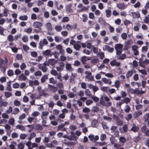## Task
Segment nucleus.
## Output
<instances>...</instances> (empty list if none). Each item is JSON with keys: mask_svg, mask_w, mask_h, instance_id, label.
<instances>
[{"mask_svg": "<svg viewBox=\"0 0 149 149\" xmlns=\"http://www.w3.org/2000/svg\"><path fill=\"white\" fill-rule=\"evenodd\" d=\"M71 134L69 136V139L70 140H74L75 139V136L73 132H71Z\"/></svg>", "mask_w": 149, "mask_h": 149, "instance_id": "obj_59", "label": "nucleus"}, {"mask_svg": "<svg viewBox=\"0 0 149 149\" xmlns=\"http://www.w3.org/2000/svg\"><path fill=\"white\" fill-rule=\"evenodd\" d=\"M47 64L45 63H44L42 65L39 64L38 65V68L41 70L43 72H46L47 70V68L46 66Z\"/></svg>", "mask_w": 149, "mask_h": 149, "instance_id": "obj_7", "label": "nucleus"}, {"mask_svg": "<svg viewBox=\"0 0 149 149\" xmlns=\"http://www.w3.org/2000/svg\"><path fill=\"white\" fill-rule=\"evenodd\" d=\"M91 111L92 112H97L99 111V108L96 106H93L91 107Z\"/></svg>", "mask_w": 149, "mask_h": 149, "instance_id": "obj_39", "label": "nucleus"}, {"mask_svg": "<svg viewBox=\"0 0 149 149\" xmlns=\"http://www.w3.org/2000/svg\"><path fill=\"white\" fill-rule=\"evenodd\" d=\"M103 117L104 120H107L108 122H111L112 120V118L108 116H104Z\"/></svg>", "mask_w": 149, "mask_h": 149, "instance_id": "obj_51", "label": "nucleus"}, {"mask_svg": "<svg viewBox=\"0 0 149 149\" xmlns=\"http://www.w3.org/2000/svg\"><path fill=\"white\" fill-rule=\"evenodd\" d=\"M48 42L46 39H43L42 40H41L39 43L38 48L40 49H42L44 45H47Z\"/></svg>", "mask_w": 149, "mask_h": 149, "instance_id": "obj_5", "label": "nucleus"}, {"mask_svg": "<svg viewBox=\"0 0 149 149\" xmlns=\"http://www.w3.org/2000/svg\"><path fill=\"white\" fill-rule=\"evenodd\" d=\"M8 123L12 125H14L15 123V119L13 118L10 119L8 120Z\"/></svg>", "mask_w": 149, "mask_h": 149, "instance_id": "obj_55", "label": "nucleus"}, {"mask_svg": "<svg viewBox=\"0 0 149 149\" xmlns=\"http://www.w3.org/2000/svg\"><path fill=\"white\" fill-rule=\"evenodd\" d=\"M132 126V128L130 130V131H133V132H137L139 128L137 126H136L134 123L131 124Z\"/></svg>", "mask_w": 149, "mask_h": 149, "instance_id": "obj_20", "label": "nucleus"}, {"mask_svg": "<svg viewBox=\"0 0 149 149\" xmlns=\"http://www.w3.org/2000/svg\"><path fill=\"white\" fill-rule=\"evenodd\" d=\"M47 79L48 76L47 75H45L41 77V81L42 82L44 83Z\"/></svg>", "mask_w": 149, "mask_h": 149, "instance_id": "obj_61", "label": "nucleus"}, {"mask_svg": "<svg viewBox=\"0 0 149 149\" xmlns=\"http://www.w3.org/2000/svg\"><path fill=\"white\" fill-rule=\"evenodd\" d=\"M51 53V51L50 50L47 49L42 52V54L45 56H49L50 55Z\"/></svg>", "mask_w": 149, "mask_h": 149, "instance_id": "obj_48", "label": "nucleus"}, {"mask_svg": "<svg viewBox=\"0 0 149 149\" xmlns=\"http://www.w3.org/2000/svg\"><path fill=\"white\" fill-rule=\"evenodd\" d=\"M111 132L112 133H114V135L116 136L118 134L119 132L117 130V127L116 126H112L111 128Z\"/></svg>", "mask_w": 149, "mask_h": 149, "instance_id": "obj_11", "label": "nucleus"}, {"mask_svg": "<svg viewBox=\"0 0 149 149\" xmlns=\"http://www.w3.org/2000/svg\"><path fill=\"white\" fill-rule=\"evenodd\" d=\"M32 31V28H31L29 27L25 29L24 30V31L28 33H31Z\"/></svg>", "mask_w": 149, "mask_h": 149, "instance_id": "obj_47", "label": "nucleus"}, {"mask_svg": "<svg viewBox=\"0 0 149 149\" xmlns=\"http://www.w3.org/2000/svg\"><path fill=\"white\" fill-rule=\"evenodd\" d=\"M121 37L123 40H126L127 37V34L125 33H123L121 34Z\"/></svg>", "mask_w": 149, "mask_h": 149, "instance_id": "obj_57", "label": "nucleus"}, {"mask_svg": "<svg viewBox=\"0 0 149 149\" xmlns=\"http://www.w3.org/2000/svg\"><path fill=\"white\" fill-rule=\"evenodd\" d=\"M110 63L111 65L112 66H119L120 65V63L117 62L115 60H113L111 61Z\"/></svg>", "mask_w": 149, "mask_h": 149, "instance_id": "obj_21", "label": "nucleus"}, {"mask_svg": "<svg viewBox=\"0 0 149 149\" xmlns=\"http://www.w3.org/2000/svg\"><path fill=\"white\" fill-rule=\"evenodd\" d=\"M49 114V112L48 111H43L41 113V118L42 119H46Z\"/></svg>", "mask_w": 149, "mask_h": 149, "instance_id": "obj_15", "label": "nucleus"}, {"mask_svg": "<svg viewBox=\"0 0 149 149\" xmlns=\"http://www.w3.org/2000/svg\"><path fill=\"white\" fill-rule=\"evenodd\" d=\"M141 131L146 136H149V129L146 126H144L142 127Z\"/></svg>", "mask_w": 149, "mask_h": 149, "instance_id": "obj_9", "label": "nucleus"}, {"mask_svg": "<svg viewBox=\"0 0 149 149\" xmlns=\"http://www.w3.org/2000/svg\"><path fill=\"white\" fill-rule=\"evenodd\" d=\"M120 81L118 80H116L114 82V85L115 87L118 89L120 86Z\"/></svg>", "mask_w": 149, "mask_h": 149, "instance_id": "obj_41", "label": "nucleus"}, {"mask_svg": "<svg viewBox=\"0 0 149 149\" xmlns=\"http://www.w3.org/2000/svg\"><path fill=\"white\" fill-rule=\"evenodd\" d=\"M20 81H25L27 79V77L23 74H22L18 77Z\"/></svg>", "mask_w": 149, "mask_h": 149, "instance_id": "obj_34", "label": "nucleus"}, {"mask_svg": "<svg viewBox=\"0 0 149 149\" xmlns=\"http://www.w3.org/2000/svg\"><path fill=\"white\" fill-rule=\"evenodd\" d=\"M8 105V103L7 101L3 100L2 99L0 100V107H6Z\"/></svg>", "mask_w": 149, "mask_h": 149, "instance_id": "obj_22", "label": "nucleus"}, {"mask_svg": "<svg viewBox=\"0 0 149 149\" xmlns=\"http://www.w3.org/2000/svg\"><path fill=\"white\" fill-rule=\"evenodd\" d=\"M148 50V46H144L142 47L141 49V51L143 52H146Z\"/></svg>", "mask_w": 149, "mask_h": 149, "instance_id": "obj_58", "label": "nucleus"}, {"mask_svg": "<svg viewBox=\"0 0 149 149\" xmlns=\"http://www.w3.org/2000/svg\"><path fill=\"white\" fill-rule=\"evenodd\" d=\"M102 81L105 84L111 85L112 83V81L110 79H107L105 78L102 79Z\"/></svg>", "mask_w": 149, "mask_h": 149, "instance_id": "obj_24", "label": "nucleus"}, {"mask_svg": "<svg viewBox=\"0 0 149 149\" xmlns=\"http://www.w3.org/2000/svg\"><path fill=\"white\" fill-rule=\"evenodd\" d=\"M131 48L134 55L136 56L139 55L138 47L137 45H134L132 46Z\"/></svg>", "mask_w": 149, "mask_h": 149, "instance_id": "obj_6", "label": "nucleus"}, {"mask_svg": "<svg viewBox=\"0 0 149 149\" xmlns=\"http://www.w3.org/2000/svg\"><path fill=\"white\" fill-rule=\"evenodd\" d=\"M45 27L47 30L49 31L52 30V27L51 24L50 22H47L45 25Z\"/></svg>", "mask_w": 149, "mask_h": 149, "instance_id": "obj_27", "label": "nucleus"}, {"mask_svg": "<svg viewBox=\"0 0 149 149\" xmlns=\"http://www.w3.org/2000/svg\"><path fill=\"white\" fill-rule=\"evenodd\" d=\"M26 116V115L24 113H23L20 116L19 118V120L18 121V123L20 124L22 123V120L24 119Z\"/></svg>", "mask_w": 149, "mask_h": 149, "instance_id": "obj_30", "label": "nucleus"}, {"mask_svg": "<svg viewBox=\"0 0 149 149\" xmlns=\"http://www.w3.org/2000/svg\"><path fill=\"white\" fill-rule=\"evenodd\" d=\"M135 93L138 94H142L145 93L144 91H143L141 90H140L138 88H136L134 91Z\"/></svg>", "mask_w": 149, "mask_h": 149, "instance_id": "obj_28", "label": "nucleus"}, {"mask_svg": "<svg viewBox=\"0 0 149 149\" xmlns=\"http://www.w3.org/2000/svg\"><path fill=\"white\" fill-rule=\"evenodd\" d=\"M117 7L120 9H124L125 7L126 6L123 3H119L117 4Z\"/></svg>", "mask_w": 149, "mask_h": 149, "instance_id": "obj_32", "label": "nucleus"}, {"mask_svg": "<svg viewBox=\"0 0 149 149\" xmlns=\"http://www.w3.org/2000/svg\"><path fill=\"white\" fill-rule=\"evenodd\" d=\"M88 138L91 141L93 142L97 141L99 139V137L97 135L94 136L93 135H90L88 136Z\"/></svg>", "mask_w": 149, "mask_h": 149, "instance_id": "obj_18", "label": "nucleus"}, {"mask_svg": "<svg viewBox=\"0 0 149 149\" xmlns=\"http://www.w3.org/2000/svg\"><path fill=\"white\" fill-rule=\"evenodd\" d=\"M35 128L36 130H41L43 129V127L42 125L38 124L35 126Z\"/></svg>", "mask_w": 149, "mask_h": 149, "instance_id": "obj_46", "label": "nucleus"}, {"mask_svg": "<svg viewBox=\"0 0 149 149\" xmlns=\"http://www.w3.org/2000/svg\"><path fill=\"white\" fill-rule=\"evenodd\" d=\"M72 4L71 3L68 4L66 6V11L68 13H72V10L71 8Z\"/></svg>", "mask_w": 149, "mask_h": 149, "instance_id": "obj_29", "label": "nucleus"}, {"mask_svg": "<svg viewBox=\"0 0 149 149\" xmlns=\"http://www.w3.org/2000/svg\"><path fill=\"white\" fill-rule=\"evenodd\" d=\"M122 127L120 128V131L121 132H126L128 130L127 125L126 124H125L123 127V130H122Z\"/></svg>", "mask_w": 149, "mask_h": 149, "instance_id": "obj_26", "label": "nucleus"}, {"mask_svg": "<svg viewBox=\"0 0 149 149\" xmlns=\"http://www.w3.org/2000/svg\"><path fill=\"white\" fill-rule=\"evenodd\" d=\"M134 73L135 72V71H134V70H128L126 73V77L127 79H128L129 78L131 77Z\"/></svg>", "mask_w": 149, "mask_h": 149, "instance_id": "obj_16", "label": "nucleus"}, {"mask_svg": "<svg viewBox=\"0 0 149 149\" xmlns=\"http://www.w3.org/2000/svg\"><path fill=\"white\" fill-rule=\"evenodd\" d=\"M85 74L86 75L85 78L86 79L91 81L93 80V77L92 76L91 73L90 71H86L85 72Z\"/></svg>", "mask_w": 149, "mask_h": 149, "instance_id": "obj_8", "label": "nucleus"}, {"mask_svg": "<svg viewBox=\"0 0 149 149\" xmlns=\"http://www.w3.org/2000/svg\"><path fill=\"white\" fill-rule=\"evenodd\" d=\"M123 47V45L121 44H117L115 45V48L117 55H120L121 54Z\"/></svg>", "mask_w": 149, "mask_h": 149, "instance_id": "obj_4", "label": "nucleus"}, {"mask_svg": "<svg viewBox=\"0 0 149 149\" xmlns=\"http://www.w3.org/2000/svg\"><path fill=\"white\" fill-rule=\"evenodd\" d=\"M53 98L54 100L57 101L59 99V96L58 94H55L53 96Z\"/></svg>", "mask_w": 149, "mask_h": 149, "instance_id": "obj_64", "label": "nucleus"}, {"mask_svg": "<svg viewBox=\"0 0 149 149\" xmlns=\"http://www.w3.org/2000/svg\"><path fill=\"white\" fill-rule=\"evenodd\" d=\"M47 63L48 65H54L57 63V61L54 59H50L48 61Z\"/></svg>", "mask_w": 149, "mask_h": 149, "instance_id": "obj_25", "label": "nucleus"}, {"mask_svg": "<svg viewBox=\"0 0 149 149\" xmlns=\"http://www.w3.org/2000/svg\"><path fill=\"white\" fill-rule=\"evenodd\" d=\"M29 85L31 86H38L39 84V82L37 80L29 81Z\"/></svg>", "mask_w": 149, "mask_h": 149, "instance_id": "obj_12", "label": "nucleus"}, {"mask_svg": "<svg viewBox=\"0 0 149 149\" xmlns=\"http://www.w3.org/2000/svg\"><path fill=\"white\" fill-rule=\"evenodd\" d=\"M22 39L24 42H27L28 41V36L26 35L22 37Z\"/></svg>", "mask_w": 149, "mask_h": 149, "instance_id": "obj_62", "label": "nucleus"}, {"mask_svg": "<svg viewBox=\"0 0 149 149\" xmlns=\"http://www.w3.org/2000/svg\"><path fill=\"white\" fill-rule=\"evenodd\" d=\"M48 87L50 91L53 92H56L58 90L57 87L54 86L52 85L48 84Z\"/></svg>", "mask_w": 149, "mask_h": 149, "instance_id": "obj_19", "label": "nucleus"}, {"mask_svg": "<svg viewBox=\"0 0 149 149\" xmlns=\"http://www.w3.org/2000/svg\"><path fill=\"white\" fill-rule=\"evenodd\" d=\"M7 39L8 41L10 42H13L14 40L13 36L11 34L8 36Z\"/></svg>", "mask_w": 149, "mask_h": 149, "instance_id": "obj_53", "label": "nucleus"}, {"mask_svg": "<svg viewBox=\"0 0 149 149\" xmlns=\"http://www.w3.org/2000/svg\"><path fill=\"white\" fill-rule=\"evenodd\" d=\"M56 49L59 51L60 53L62 54H64L65 53V51L63 49L62 46L60 45H58L56 46Z\"/></svg>", "mask_w": 149, "mask_h": 149, "instance_id": "obj_17", "label": "nucleus"}, {"mask_svg": "<svg viewBox=\"0 0 149 149\" xmlns=\"http://www.w3.org/2000/svg\"><path fill=\"white\" fill-rule=\"evenodd\" d=\"M119 140L120 142L122 143H124L126 141V139L123 136H121L119 138Z\"/></svg>", "mask_w": 149, "mask_h": 149, "instance_id": "obj_60", "label": "nucleus"}, {"mask_svg": "<svg viewBox=\"0 0 149 149\" xmlns=\"http://www.w3.org/2000/svg\"><path fill=\"white\" fill-rule=\"evenodd\" d=\"M66 69L69 71H72L73 69L72 68L71 64H66Z\"/></svg>", "mask_w": 149, "mask_h": 149, "instance_id": "obj_45", "label": "nucleus"}, {"mask_svg": "<svg viewBox=\"0 0 149 149\" xmlns=\"http://www.w3.org/2000/svg\"><path fill=\"white\" fill-rule=\"evenodd\" d=\"M106 13V16L107 17H109L111 16V11L109 9L106 10H105Z\"/></svg>", "mask_w": 149, "mask_h": 149, "instance_id": "obj_49", "label": "nucleus"}, {"mask_svg": "<svg viewBox=\"0 0 149 149\" xmlns=\"http://www.w3.org/2000/svg\"><path fill=\"white\" fill-rule=\"evenodd\" d=\"M142 114V112L141 111H138L135 112L133 114L134 117V118H136L141 115Z\"/></svg>", "mask_w": 149, "mask_h": 149, "instance_id": "obj_36", "label": "nucleus"}, {"mask_svg": "<svg viewBox=\"0 0 149 149\" xmlns=\"http://www.w3.org/2000/svg\"><path fill=\"white\" fill-rule=\"evenodd\" d=\"M4 96L6 98H8L12 95V93L9 91H6L4 92Z\"/></svg>", "mask_w": 149, "mask_h": 149, "instance_id": "obj_37", "label": "nucleus"}, {"mask_svg": "<svg viewBox=\"0 0 149 149\" xmlns=\"http://www.w3.org/2000/svg\"><path fill=\"white\" fill-rule=\"evenodd\" d=\"M80 60L83 64H85L87 61L86 57L85 56L81 57L80 58Z\"/></svg>", "mask_w": 149, "mask_h": 149, "instance_id": "obj_54", "label": "nucleus"}, {"mask_svg": "<svg viewBox=\"0 0 149 149\" xmlns=\"http://www.w3.org/2000/svg\"><path fill=\"white\" fill-rule=\"evenodd\" d=\"M28 17L26 15L20 16L19 17V19L21 20H26L28 19Z\"/></svg>", "mask_w": 149, "mask_h": 149, "instance_id": "obj_50", "label": "nucleus"}, {"mask_svg": "<svg viewBox=\"0 0 149 149\" xmlns=\"http://www.w3.org/2000/svg\"><path fill=\"white\" fill-rule=\"evenodd\" d=\"M99 61V59L97 58H94L91 60V63H98Z\"/></svg>", "mask_w": 149, "mask_h": 149, "instance_id": "obj_52", "label": "nucleus"}, {"mask_svg": "<svg viewBox=\"0 0 149 149\" xmlns=\"http://www.w3.org/2000/svg\"><path fill=\"white\" fill-rule=\"evenodd\" d=\"M104 100L107 102H108L106 104V106H110L112 104L111 102H109L110 100L109 97L107 96H105L104 97Z\"/></svg>", "mask_w": 149, "mask_h": 149, "instance_id": "obj_31", "label": "nucleus"}, {"mask_svg": "<svg viewBox=\"0 0 149 149\" xmlns=\"http://www.w3.org/2000/svg\"><path fill=\"white\" fill-rule=\"evenodd\" d=\"M36 136V134L34 132H32L30 134V136L28 138V140L30 141L32 139L34 138Z\"/></svg>", "mask_w": 149, "mask_h": 149, "instance_id": "obj_43", "label": "nucleus"}, {"mask_svg": "<svg viewBox=\"0 0 149 149\" xmlns=\"http://www.w3.org/2000/svg\"><path fill=\"white\" fill-rule=\"evenodd\" d=\"M78 42H77V43L73 46L74 48L77 50H79L81 48V45L78 43Z\"/></svg>", "mask_w": 149, "mask_h": 149, "instance_id": "obj_42", "label": "nucleus"}, {"mask_svg": "<svg viewBox=\"0 0 149 149\" xmlns=\"http://www.w3.org/2000/svg\"><path fill=\"white\" fill-rule=\"evenodd\" d=\"M37 91L38 94L41 96H43L45 97H48L49 96V94L47 93L45 91L42 89V87L40 86H38L37 87Z\"/></svg>", "mask_w": 149, "mask_h": 149, "instance_id": "obj_3", "label": "nucleus"}, {"mask_svg": "<svg viewBox=\"0 0 149 149\" xmlns=\"http://www.w3.org/2000/svg\"><path fill=\"white\" fill-rule=\"evenodd\" d=\"M17 145L15 141H12L9 145V147L11 149H15Z\"/></svg>", "mask_w": 149, "mask_h": 149, "instance_id": "obj_35", "label": "nucleus"}, {"mask_svg": "<svg viewBox=\"0 0 149 149\" xmlns=\"http://www.w3.org/2000/svg\"><path fill=\"white\" fill-rule=\"evenodd\" d=\"M133 79L134 81H137L139 79V75L137 74H135L133 76Z\"/></svg>", "mask_w": 149, "mask_h": 149, "instance_id": "obj_63", "label": "nucleus"}, {"mask_svg": "<svg viewBox=\"0 0 149 149\" xmlns=\"http://www.w3.org/2000/svg\"><path fill=\"white\" fill-rule=\"evenodd\" d=\"M135 24V25L134 27V30L135 31H138L140 27V24L138 23H136Z\"/></svg>", "mask_w": 149, "mask_h": 149, "instance_id": "obj_38", "label": "nucleus"}, {"mask_svg": "<svg viewBox=\"0 0 149 149\" xmlns=\"http://www.w3.org/2000/svg\"><path fill=\"white\" fill-rule=\"evenodd\" d=\"M90 109L87 107H84L82 109V111L84 113H88L90 112Z\"/></svg>", "mask_w": 149, "mask_h": 149, "instance_id": "obj_56", "label": "nucleus"}, {"mask_svg": "<svg viewBox=\"0 0 149 149\" xmlns=\"http://www.w3.org/2000/svg\"><path fill=\"white\" fill-rule=\"evenodd\" d=\"M131 110L130 107L128 105H126L124 107V110L126 113H129Z\"/></svg>", "mask_w": 149, "mask_h": 149, "instance_id": "obj_44", "label": "nucleus"}, {"mask_svg": "<svg viewBox=\"0 0 149 149\" xmlns=\"http://www.w3.org/2000/svg\"><path fill=\"white\" fill-rule=\"evenodd\" d=\"M66 28L68 30H71L72 29H75L77 28V24H74L71 25L69 24H68L66 25Z\"/></svg>", "mask_w": 149, "mask_h": 149, "instance_id": "obj_10", "label": "nucleus"}, {"mask_svg": "<svg viewBox=\"0 0 149 149\" xmlns=\"http://www.w3.org/2000/svg\"><path fill=\"white\" fill-rule=\"evenodd\" d=\"M15 128L16 129H18L22 131H25L26 130V128L24 126L19 125H17Z\"/></svg>", "mask_w": 149, "mask_h": 149, "instance_id": "obj_33", "label": "nucleus"}, {"mask_svg": "<svg viewBox=\"0 0 149 149\" xmlns=\"http://www.w3.org/2000/svg\"><path fill=\"white\" fill-rule=\"evenodd\" d=\"M43 25V23L40 22L36 21L33 24V27L35 28H38V30L35 29L34 31L36 33H38L41 31L42 28L40 27Z\"/></svg>", "mask_w": 149, "mask_h": 149, "instance_id": "obj_1", "label": "nucleus"}, {"mask_svg": "<svg viewBox=\"0 0 149 149\" xmlns=\"http://www.w3.org/2000/svg\"><path fill=\"white\" fill-rule=\"evenodd\" d=\"M8 61H4L2 58H0V69L1 71L4 73L7 68Z\"/></svg>", "mask_w": 149, "mask_h": 149, "instance_id": "obj_2", "label": "nucleus"}, {"mask_svg": "<svg viewBox=\"0 0 149 149\" xmlns=\"http://www.w3.org/2000/svg\"><path fill=\"white\" fill-rule=\"evenodd\" d=\"M131 14L133 18L134 19L139 18L140 17L139 13H138L132 12Z\"/></svg>", "mask_w": 149, "mask_h": 149, "instance_id": "obj_23", "label": "nucleus"}, {"mask_svg": "<svg viewBox=\"0 0 149 149\" xmlns=\"http://www.w3.org/2000/svg\"><path fill=\"white\" fill-rule=\"evenodd\" d=\"M19 111L20 110L17 107H15L13 109L12 113L14 115H15L19 113Z\"/></svg>", "mask_w": 149, "mask_h": 149, "instance_id": "obj_40", "label": "nucleus"}, {"mask_svg": "<svg viewBox=\"0 0 149 149\" xmlns=\"http://www.w3.org/2000/svg\"><path fill=\"white\" fill-rule=\"evenodd\" d=\"M77 7L79 9L78 11L79 12L85 11L86 10V7L83 6V4L81 3L79 4L77 6Z\"/></svg>", "mask_w": 149, "mask_h": 149, "instance_id": "obj_13", "label": "nucleus"}, {"mask_svg": "<svg viewBox=\"0 0 149 149\" xmlns=\"http://www.w3.org/2000/svg\"><path fill=\"white\" fill-rule=\"evenodd\" d=\"M103 49L104 51H107L108 52L112 53L113 51V48L109 46L106 45L103 48Z\"/></svg>", "mask_w": 149, "mask_h": 149, "instance_id": "obj_14", "label": "nucleus"}]
</instances>
